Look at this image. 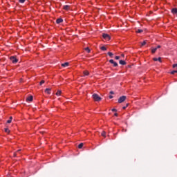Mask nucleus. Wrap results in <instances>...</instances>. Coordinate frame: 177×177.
<instances>
[{"mask_svg": "<svg viewBox=\"0 0 177 177\" xmlns=\"http://www.w3.org/2000/svg\"><path fill=\"white\" fill-rule=\"evenodd\" d=\"M93 99L95 100V102H100V100H102V97H100V96L96 93L93 95Z\"/></svg>", "mask_w": 177, "mask_h": 177, "instance_id": "nucleus-1", "label": "nucleus"}, {"mask_svg": "<svg viewBox=\"0 0 177 177\" xmlns=\"http://www.w3.org/2000/svg\"><path fill=\"white\" fill-rule=\"evenodd\" d=\"M125 100H127V96L123 95L119 97V99L118 100V103H124Z\"/></svg>", "mask_w": 177, "mask_h": 177, "instance_id": "nucleus-2", "label": "nucleus"}, {"mask_svg": "<svg viewBox=\"0 0 177 177\" xmlns=\"http://www.w3.org/2000/svg\"><path fill=\"white\" fill-rule=\"evenodd\" d=\"M10 59L12 62V63H13L14 64H16V63H17V62H19V59H17V58H16L15 56H11L10 57Z\"/></svg>", "mask_w": 177, "mask_h": 177, "instance_id": "nucleus-3", "label": "nucleus"}, {"mask_svg": "<svg viewBox=\"0 0 177 177\" xmlns=\"http://www.w3.org/2000/svg\"><path fill=\"white\" fill-rule=\"evenodd\" d=\"M102 37L104 38V39H106V41H110V39H111L110 35H109V34L106 33H103Z\"/></svg>", "mask_w": 177, "mask_h": 177, "instance_id": "nucleus-4", "label": "nucleus"}, {"mask_svg": "<svg viewBox=\"0 0 177 177\" xmlns=\"http://www.w3.org/2000/svg\"><path fill=\"white\" fill-rule=\"evenodd\" d=\"M109 63H111V64H113V67H118V64L114 62V59H110Z\"/></svg>", "mask_w": 177, "mask_h": 177, "instance_id": "nucleus-5", "label": "nucleus"}, {"mask_svg": "<svg viewBox=\"0 0 177 177\" xmlns=\"http://www.w3.org/2000/svg\"><path fill=\"white\" fill-rule=\"evenodd\" d=\"M33 99H34V97H32V95H30L26 98V102H32Z\"/></svg>", "mask_w": 177, "mask_h": 177, "instance_id": "nucleus-6", "label": "nucleus"}, {"mask_svg": "<svg viewBox=\"0 0 177 177\" xmlns=\"http://www.w3.org/2000/svg\"><path fill=\"white\" fill-rule=\"evenodd\" d=\"M57 24H60V23H63V19L59 18L56 20Z\"/></svg>", "mask_w": 177, "mask_h": 177, "instance_id": "nucleus-7", "label": "nucleus"}, {"mask_svg": "<svg viewBox=\"0 0 177 177\" xmlns=\"http://www.w3.org/2000/svg\"><path fill=\"white\" fill-rule=\"evenodd\" d=\"M120 64H121L122 66H125V64H127V62L124 60H120L119 61Z\"/></svg>", "mask_w": 177, "mask_h": 177, "instance_id": "nucleus-8", "label": "nucleus"}, {"mask_svg": "<svg viewBox=\"0 0 177 177\" xmlns=\"http://www.w3.org/2000/svg\"><path fill=\"white\" fill-rule=\"evenodd\" d=\"M171 13H173V15H177V8H173L171 10Z\"/></svg>", "mask_w": 177, "mask_h": 177, "instance_id": "nucleus-9", "label": "nucleus"}, {"mask_svg": "<svg viewBox=\"0 0 177 177\" xmlns=\"http://www.w3.org/2000/svg\"><path fill=\"white\" fill-rule=\"evenodd\" d=\"M70 64L68 63V62H65V63H64V64H62V67H68V65H69Z\"/></svg>", "mask_w": 177, "mask_h": 177, "instance_id": "nucleus-10", "label": "nucleus"}, {"mask_svg": "<svg viewBox=\"0 0 177 177\" xmlns=\"http://www.w3.org/2000/svg\"><path fill=\"white\" fill-rule=\"evenodd\" d=\"M64 10H68V9H70V6L68 5L64 6Z\"/></svg>", "mask_w": 177, "mask_h": 177, "instance_id": "nucleus-11", "label": "nucleus"}, {"mask_svg": "<svg viewBox=\"0 0 177 177\" xmlns=\"http://www.w3.org/2000/svg\"><path fill=\"white\" fill-rule=\"evenodd\" d=\"M44 92L45 93H47V95H50V89H46Z\"/></svg>", "mask_w": 177, "mask_h": 177, "instance_id": "nucleus-12", "label": "nucleus"}, {"mask_svg": "<svg viewBox=\"0 0 177 177\" xmlns=\"http://www.w3.org/2000/svg\"><path fill=\"white\" fill-rule=\"evenodd\" d=\"M84 75H89V72L88 71H84L83 72Z\"/></svg>", "mask_w": 177, "mask_h": 177, "instance_id": "nucleus-13", "label": "nucleus"}, {"mask_svg": "<svg viewBox=\"0 0 177 177\" xmlns=\"http://www.w3.org/2000/svg\"><path fill=\"white\" fill-rule=\"evenodd\" d=\"M60 95H62V91L60 90H59L57 93H56V95L57 96H60Z\"/></svg>", "mask_w": 177, "mask_h": 177, "instance_id": "nucleus-14", "label": "nucleus"}, {"mask_svg": "<svg viewBox=\"0 0 177 177\" xmlns=\"http://www.w3.org/2000/svg\"><path fill=\"white\" fill-rule=\"evenodd\" d=\"M136 32H138V34H140L141 32H143V30H142V29H138V30H136Z\"/></svg>", "mask_w": 177, "mask_h": 177, "instance_id": "nucleus-15", "label": "nucleus"}, {"mask_svg": "<svg viewBox=\"0 0 177 177\" xmlns=\"http://www.w3.org/2000/svg\"><path fill=\"white\" fill-rule=\"evenodd\" d=\"M82 147H84V143H80V144L78 145V148H79V149H82Z\"/></svg>", "mask_w": 177, "mask_h": 177, "instance_id": "nucleus-16", "label": "nucleus"}, {"mask_svg": "<svg viewBox=\"0 0 177 177\" xmlns=\"http://www.w3.org/2000/svg\"><path fill=\"white\" fill-rule=\"evenodd\" d=\"M108 55L110 56V57H113V56H114V54H113V53L111 52H109Z\"/></svg>", "mask_w": 177, "mask_h": 177, "instance_id": "nucleus-17", "label": "nucleus"}, {"mask_svg": "<svg viewBox=\"0 0 177 177\" xmlns=\"http://www.w3.org/2000/svg\"><path fill=\"white\" fill-rule=\"evenodd\" d=\"M101 50H107V48H106V46H102L100 47Z\"/></svg>", "mask_w": 177, "mask_h": 177, "instance_id": "nucleus-18", "label": "nucleus"}, {"mask_svg": "<svg viewBox=\"0 0 177 177\" xmlns=\"http://www.w3.org/2000/svg\"><path fill=\"white\" fill-rule=\"evenodd\" d=\"M156 51H157V48H153V49L151 50V53H156Z\"/></svg>", "mask_w": 177, "mask_h": 177, "instance_id": "nucleus-19", "label": "nucleus"}, {"mask_svg": "<svg viewBox=\"0 0 177 177\" xmlns=\"http://www.w3.org/2000/svg\"><path fill=\"white\" fill-rule=\"evenodd\" d=\"M85 50H86V52H88V53H91V49H89L88 47L86 48Z\"/></svg>", "mask_w": 177, "mask_h": 177, "instance_id": "nucleus-20", "label": "nucleus"}, {"mask_svg": "<svg viewBox=\"0 0 177 177\" xmlns=\"http://www.w3.org/2000/svg\"><path fill=\"white\" fill-rule=\"evenodd\" d=\"M5 132H6L7 133H9V132H10V130H9V129H8V128H6Z\"/></svg>", "mask_w": 177, "mask_h": 177, "instance_id": "nucleus-21", "label": "nucleus"}, {"mask_svg": "<svg viewBox=\"0 0 177 177\" xmlns=\"http://www.w3.org/2000/svg\"><path fill=\"white\" fill-rule=\"evenodd\" d=\"M128 106H129V104H127L126 106H123L122 107L123 110H125V109H127V107H128Z\"/></svg>", "mask_w": 177, "mask_h": 177, "instance_id": "nucleus-22", "label": "nucleus"}, {"mask_svg": "<svg viewBox=\"0 0 177 177\" xmlns=\"http://www.w3.org/2000/svg\"><path fill=\"white\" fill-rule=\"evenodd\" d=\"M101 135H102V136L106 137V132L105 131H102Z\"/></svg>", "mask_w": 177, "mask_h": 177, "instance_id": "nucleus-23", "label": "nucleus"}, {"mask_svg": "<svg viewBox=\"0 0 177 177\" xmlns=\"http://www.w3.org/2000/svg\"><path fill=\"white\" fill-rule=\"evenodd\" d=\"M45 84V81L44 80H41L40 82H39V85H42Z\"/></svg>", "mask_w": 177, "mask_h": 177, "instance_id": "nucleus-24", "label": "nucleus"}, {"mask_svg": "<svg viewBox=\"0 0 177 177\" xmlns=\"http://www.w3.org/2000/svg\"><path fill=\"white\" fill-rule=\"evenodd\" d=\"M145 45H146V41H144L141 44V46H145Z\"/></svg>", "mask_w": 177, "mask_h": 177, "instance_id": "nucleus-25", "label": "nucleus"}, {"mask_svg": "<svg viewBox=\"0 0 177 177\" xmlns=\"http://www.w3.org/2000/svg\"><path fill=\"white\" fill-rule=\"evenodd\" d=\"M158 62H160V63H162V60H161V57H159L158 58Z\"/></svg>", "mask_w": 177, "mask_h": 177, "instance_id": "nucleus-26", "label": "nucleus"}, {"mask_svg": "<svg viewBox=\"0 0 177 177\" xmlns=\"http://www.w3.org/2000/svg\"><path fill=\"white\" fill-rule=\"evenodd\" d=\"M176 73H177V71H172L171 72V74L174 75V74H176Z\"/></svg>", "mask_w": 177, "mask_h": 177, "instance_id": "nucleus-27", "label": "nucleus"}, {"mask_svg": "<svg viewBox=\"0 0 177 177\" xmlns=\"http://www.w3.org/2000/svg\"><path fill=\"white\" fill-rule=\"evenodd\" d=\"M20 3H24L26 2V0H19Z\"/></svg>", "mask_w": 177, "mask_h": 177, "instance_id": "nucleus-28", "label": "nucleus"}, {"mask_svg": "<svg viewBox=\"0 0 177 177\" xmlns=\"http://www.w3.org/2000/svg\"><path fill=\"white\" fill-rule=\"evenodd\" d=\"M115 60H120V56H115Z\"/></svg>", "mask_w": 177, "mask_h": 177, "instance_id": "nucleus-29", "label": "nucleus"}, {"mask_svg": "<svg viewBox=\"0 0 177 177\" xmlns=\"http://www.w3.org/2000/svg\"><path fill=\"white\" fill-rule=\"evenodd\" d=\"M177 68V64H174L173 65V68Z\"/></svg>", "mask_w": 177, "mask_h": 177, "instance_id": "nucleus-30", "label": "nucleus"}, {"mask_svg": "<svg viewBox=\"0 0 177 177\" xmlns=\"http://www.w3.org/2000/svg\"><path fill=\"white\" fill-rule=\"evenodd\" d=\"M153 62H158V58H153Z\"/></svg>", "mask_w": 177, "mask_h": 177, "instance_id": "nucleus-31", "label": "nucleus"}, {"mask_svg": "<svg viewBox=\"0 0 177 177\" xmlns=\"http://www.w3.org/2000/svg\"><path fill=\"white\" fill-rule=\"evenodd\" d=\"M10 122H12V120L10 119H9L8 121H7V124H10Z\"/></svg>", "mask_w": 177, "mask_h": 177, "instance_id": "nucleus-32", "label": "nucleus"}, {"mask_svg": "<svg viewBox=\"0 0 177 177\" xmlns=\"http://www.w3.org/2000/svg\"><path fill=\"white\" fill-rule=\"evenodd\" d=\"M160 48H161V46L158 45L156 48V50H158V49H160Z\"/></svg>", "mask_w": 177, "mask_h": 177, "instance_id": "nucleus-33", "label": "nucleus"}, {"mask_svg": "<svg viewBox=\"0 0 177 177\" xmlns=\"http://www.w3.org/2000/svg\"><path fill=\"white\" fill-rule=\"evenodd\" d=\"M114 115H115V117H118V113H115L114 114Z\"/></svg>", "mask_w": 177, "mask_h": 177, "instance_id": "nucleus-34", "label": "nucleus"}, {"mask_svg": "<svg viewBox=\"0 0 177 177\" xmlns=\"http://www.w3.org/2000/svg\"><path fill=\"white\" fill-rule=\"evenodd\" d=\"M109 99H113V95H109Z\"/></svg>", "mask_w": 177, "mask_h": 177, "instance_id": "nucleus-35", "label": "nucleus"}, {"mask_svg": "<svg viewBox=\"0 0 177 177\" xmlns=\"http://www.w3.org/2000/svg\"><path fill=\"white\" fill-rule=\"evenodd\" d=\"M112 111H117V109H112Z\"/></svg>", "mask_w": 177, "mask_h": 177, "instance_id": "nucleus-36", "label": "nucleus"}, {"mask_svg": "<svg viewBox=\"0 0 177 177\" xmlns=\"http://www.w3.org/2000/svg\"><path fill=\"white\" fill-rule=\"evenodd\" d=\"M110 93H111V95H113V94H114V92L110 91Z\"/></svg>", "mask_w": 177, "mask_h": 177, "instance_id": "nucleus-37", "label": "nucleus"}, {"mask_svg": "<svg viewBox=\"0 0 177 177\" xmlns=\"http://www.w3.org/2000/svg\"><path fill=\"white\" fill-rule=\"evenodd\" d=\"M121 56L122 57H124L125 55L124 54H122Z\"/></svg>", "mask_w": 177, "mask_h": 177, "instance_id": "nucleus-38", "label": "nucleus"}, {"mask_svg": "<svg viewBox=\"0 0 177 177\" xmlns=\"http://www.w3.org/2000/svg\"><path fill=\"white\" fill-rule=\"evenodd\" d=\"M12 117L11 116V117H10V120H11V121H12Z\"/></svg>", "mask_w": 177, "mask_h": 177, "instance_id": "nucleus-39", "label": "nucleus"}, {"mask_svg": "<svg viewBox=\"0 0 177 177\" xmlns=\"http://www.w3.org/2000/svg\"><path fill=\"white\" fill-rule=\"evenodd\" d=\"M17 154L16 153H14V157H16Z\"/></svg>", "mask_w": 177, "mask_h": 177, "instance_id": "nucleus-40", "label": "nucleus"}, {"mask_svg": "<svg viewBox=\"0 0 177 177\" xmlns=\"http://www.w3.org/2000/svg\"><path fill=\"white\" fill-rule=\"evenodd\" d=\"M19 151H21V149H19V150L17 151V152H19Z\"/></svg>", "mask_w": 177, "mask_h": 177, "instance_id": "nucleus-41", "label": "nucleus"}, {"mask_svg": "<svg viewBox=\"0 0 177 177\" xmlns=\"http://www.w3.org/2000/svg\"><path fill=\"white\" fill-rule=\"evenodd\" d=\"M128 67L131 68V65H129Z\"/></svg>", "mask_w": 177, "mask_h": 177, "instance_id": "nucleus-42", "label": "nucleus"}, {"mask_svg": "<svg viewBox=\"0 0 177 177\" xmlns=\"http://www.w3.org/2000/svg\"><path fill=\"white\" fill-rule=\"evenodd\" d=\"M46 89H50V88H46Z\"/></svg>", "mask_w": 177, "mask_h": 177, "instance_id": "nucleus-43", "label": "nucleus"}]
</instances>
